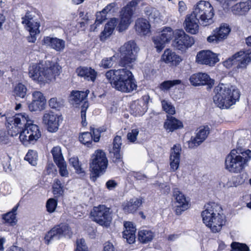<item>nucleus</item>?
<instances>
[{
    "label": "nucleus",
    "mask_w": 251,
    "mask_h": 251,
    "mask_svg": "<svg viewBox=\"0 0 251 251\" xmlns=\"http://www.w3.org/2000/svg\"><path fill=\"white\" fill-rule=\"evenodd\" d=\"M139 48L133 40L125 43L120 48L119 66L125 67L118 70H110L105 73V77L112 86L118 91L130 93L137 88L136 81L128 69L136 61Z\"/></svg>",
    "instance_id": "obj_1"
},
{
    "label": "nucleus",
    "mask_w": 251,
    "mask_h": 251,
    "mask_svg": "<svg viewBox=\"0 0 251 251\" xmlns=\"http://www.w3.org/2000/svg\"><path fill=\"white\" fill-rule=\"evenodd\" d=\"M61 72V67L57 64L47 61L39 64H33L28 69L30 77L40 82H48L54 79Z\"/></svg>",
    "instance_id": "obj_2"
},
{
    "label": "nucleus",
    "mask_w": 251,
    "mask_h": 251,
    "mask_svg": "<svg viewBox=\"0 0 251 251\" xmlns=\"http://www.w3.org/2000/svg\"><path fill=\"white\" fill-rule=\"evenodd\" d=\"M203 223L209 227L213 232H218L225 223V216L222 213L220 205L215 202H209L204 206L201 212Z\"/></svg>",
    "instance_id": "obj_3"
},
{
    "label": "nucleus",
    "mask_w": 251,
    "mask_h": 251,
    "mask_svg": "<svg viewBox=\"0 0 251 251\" xmlns=\"http://www.w3.org/2000/svg\"><path fill=\"white\" fill-rule=\"evenodd\" d=\"M213 101L221 108H228L240 98V92L235 86L220 84L214 89Z\"/></svg>",
    "instance_id": "obj_4"
},
{
    "label": "nucleus",
    "mask_w": 251,
    "mask_h": 251,
    "mask_svg": "<svg viewBox=\"0 0 251 251\" xmlns=\"http://www.w3.org/2000/svg\"><path fill=\"white\" fill-rule=\"evenodd\" d=\"M251 158V151L232 150L225 160L226 169L232 173H239L247 165Z\"/></svg>",
    "instance_id": "obj_5"
},
{
    "label": "nucleus",
    "mask_w": 251,
    "mask_h": 251,
    "mask_svg": "<svg viewBox=\"0 0 251 251\" xmlns=\"http://www.w3.org/2000/svg\"><path fill=\"white\" fill-rule=\"evenodd\" d=\"M192 14L200 21L201 25L206 26L212 23L213 8L209 2L201 0L197 3Z\"/></svg>",
    "instance_id": "obj_6"
},
{
    "label": "nucleus",
    "mask_w": 251,
    "mask_h": 251,
    "mask_svg": "<svg viewBox=\"0 0 251 251\" xmlns=\"http://www.w3.org/2000/svg\"><path fill=\"white\" fill-rule=\"evenodd\" d=\"M41 133L36 125L27 118V121L24 126V129L19 135V139L23 144L27 146L29 144H34L41 137Z\"/></svg>",
    "instance_id": "obj_7"
},
{
    "label": "nucleus",
    "mask_w": 251,
    "mask_h": 251,
    "mask_svg": "<svg viewBox=\"0 0 251 251\" xmlns=\"http://www.w3.org/2000/svg\"><path fill=\"white\" fill-rule=\"evenodd\" d=\"M108 160L106 154L102 151H96L92 156V162L90 163L91 173L93 176L92 179L95 181L107 167Z\"/></svg>",
    "instance_id": "obj_8"
},
{
    "label": "nucleus",
    "mask_w": 251,
    "mask_h": 251,
    "mask_svg": "<svg viewBox=\"0 0 251 251\" xmlns=\"http://www.w3.org/2000/svg\"><path fill=\"white\" fill-rule=\"evenodd\" d=\"M140 0H132L123 7L120 12V20L117 26V29L122 32L127 29L131 23L132 17L136 6Z\"/></svg>",
    "instance_id": "obj_9"
},
{
    "label": "nucleus",
    "mask_w": 251,
    "mask_h": 251,
    "mask_svg": "<svg viewBox=\"0 0 251 251\" xmlns=\"http://www.w3.org/2000/svg\"><path fill=\"white\" fill-rule=\"evenodd\" d=\"M251 61V51L240 50L224 62V65L229 68L236 65L238 69H245Z\"/></svg>",
    "instance_id": "obj_10"
},
{
    "label": "nucleus",
    "mask_w": 251,
    "mask_h": 251,
    "mask_svg": "<svg viewBox=\"0 0 251 251\" xmlns=\"http://www.w3.org/2000/svg\"><path fill=\"white\" fill-rule=\"evenodd\" d=\"M35 18V15L31 12H27L22 18V23L25 25L26 29L29 32V36L27 37V39L30 43H35L37 39V35L40 33L39 28L40 25Z\"/></svg>",
    "instance_id": "obj_11"
},
{
    "label": "nucleus",
    "mask_w": 251,
    "mask_h": 251,
    "mask_svg": "<svg viewBox=\"0 0 251 251\" xmlns=\"http://www.w3.org/2000/svg\"><path fill=\"white\" fill-rule=\"evenodd\" d=\"M7 118V124L11 127L9 128L8 131V134L10 136L14 137L19 134H21L24 129V126L27 121L28 115L26 113L16 114L13 117H6Z\"/></svg>",
    "instance_id": "obj_12"
},
{
    "label": "nucleus",
    "mask_w": 251,
    "mask_h": 251,
    "mask_svg": "<svg viewBox=\"0 0 251 251\" xmlns=\"http://www.w3.org/2000/svg\"><path fill=\"white\" fill-rule=\"evenodd\" d=\"M72 234L71 228L66 224H61L54 226L46 235L45 240L49 244L54 240H58L63 237L70 238Z\"/></svg>",
    "instance_id": "obj_13"
},
{
    "label": "nucleus",
    "mask_w": 251,
    "mask_h": 251,
    "mask_svg": "<svg viewBox=\"0 0 251 251\" xmlns=\"http://www.w3.org/2000/svg\"><path fill=\"white\" fill-rule=\"evenodd\" d=\"M194 43L193 38L186 34L183 30H176L175 31L174 40L172 45L177 50H185L191 47Z\"/></svg>",
    "instance_id": "obj_14"
},
{
    "label": "nucleus",
    "mask_w": 251,
    "mask_h": 251,
    "mask_svg": "<svg viewBox=\"0 0 251 251\" xmlns=\"http://www.w3.org/2000/svg\"><path fill=\"white\" fill-rule=\"evenodd\" d=\"M91 215L94 220L101 226H107L112 220L109 208L103 205L95 207Z\"/></svg>",
    "instance_id": "obj_15"
},
{
    "label": "nucleus",
    "mask_w": 251,
    "mask_h": 251,
    "mask_svg": "<svg viewBox=\"0 0 251 251\" xmlns=\"http://www.w3.org/2000/svg\"><path fill=\"white\" fill-rule=\"evenodd\" d=\"M175 37V31L169 27L164 28L160 34L152 37L154 46L158 52L161 51L167 43L169 42Z\"/></svg>",
    "instance_id": "obj_16"
},
{
    "label": "nucleus",
    "mask_w": 251,
    "mask_h": 251,
    "mask_svg": "<svg viewBox=\"0 0 251 251\" xmlns=\"http://www.w3.org/2000/svg\"><path fill=\"white\" fill-rule=\"evenodd\" d=\"M60 118L51 111H46L42 117V123L50 132H56L59 126Z\"/></svg>",
    "instance_id": "obj_17"
},
{
    "label": "nucleus",
    "mask_w": 251,
    "mask_h": 251,
    "mask_svg": "<svg viewBox=\"0 0 251 251\" xmlns=\"http://www.w3.org/2000/svg\"><path fill=\"white\" fill-rule=\"evenodd\" d=\"M173 197L175 200L176 213L177 215H179L189 208V201L185 195L177 188L173 189Z\"/></svg>",
    "instance_id": "obj_18"
},
{
    "label": "nucleus",
    "mask_w": 251,
    "mask_h": 251,
    "mask_svg": "<svg viewBox=\"0 0 251 251\" xmlns=\"http://www.w3.org/2000/svg\"><path fill=\"white\" fill-rule=\"evenodd\" d=\"M32 100L28 105L30 111H41L45 109L46 100L43 93L40 91H34L32 94Z\"/></svg>",
    "instance_id": "obj_19"
},
{
    "label": "nucleus",
    "mask_w": 251,
    "mask_h": 251,
    "mask_svg": "<svg viewBox=\"0 0 251 251\" xmlns=\"http://www.w3.org/2000/svg\"><path fill=\"white\" fill-rule=\"evenodd\" d=\"M196 61L199 64L213 66L219 61V59L216 54L209 50H201L198 53Z\"/></svg>",
    "instance_id": "obj_20"
},
{
    "label": "nucleus",
    "mask_w": 251,
    "mask_h": 251,
    "mask_svg": "<svg viewBox=\"0 0 251 251\" xmlns=\"http://www.w3.org/2000/svg\"><path fill=\"white\" fill-rule=\"evenodd\" d=\"M189 81L191 84L195 86L206 84L212 86L214 82L207 74L201 73L194 74L191 75Z\"/></svg>",
    "instance_id": "obj_21"
},
{
    "label": "nucleus",
    "mask_w": 251,
    "mask_h": 251,
    "mask_svg": "<svg viewBox=\"0 0 251 251\" xmlns=\"http://www.w3.org/2000/svg\"><path fill=\"white\" fill-rule=\"evenodd\" d=\"M209 127L208 126H203L199 128L195 137H192L189 142V146L190 148H195L201 144L207 137L209 133Z\"/></svg>",
    "instance_id": "obj_22"
},
{
    "label": "nucleus",
    "mask_w": 251,
    "mask_h": 251,
    "mask_svg": "<svg viewBox=\"0 0 251 251\" xmlns=\"http://www.w3.org/2000/svg\"><path fill=\"white\" fill-rule=\"evenodd\" d=\"M181 151V147L179 144L174 145L171 149L170 155V165L172 171H176L179 167Z\"/></svg>",
    "instance_id": "obj_23"
},
{
    "label": "nucleus",
    "mask_w": 251,
    "mask_h": 251,
    "mask_svg": "<svg viewBox=\"0 0 251 251\" xmlns=\"http://www.w3.org/2000/svg\"><path fill=\"white\" fill-rule=\"evenodd\" d=\"M43 41L44 45L57 51H62L65 48V41L56 37L47 36Z\"/></svg>",
    "instance_id": "obj_24"
},
{
    "label": "nucleus",
    "mask_w": 251,
    "mask_h": 251,
    "mask_svg": "<svg viewBox=\"0 0 251 251\" xmlns=\"http://www.w3.org/2000/svg\"><path fill=\"white\" fill-rule=\"evenodd\" d=\"M230 29L226 25H223L220 27L217 31L207 37V40L209 43H218L226 38Z\"/></svg>",
    "instance_id": "obj_25"
},
{
    "label": "nucleus",
    "mask_w": 251,
    "mask_h": 251,
    "mask_svg": "<svg viewBox=\"0 0 251 251\" xmlns=\"http://www.w3.org/2000/svg\"><path fill=\"white\" fill-rule=\"evenodd\" d=\"M124 226L125 230L123 232V238L126 239L129 244L133 243L135 240V226L130 222H126Z\"/></svg>",
    "instance_id": "obj_26"
},
{
    "label": "nucleus",
    "mask_w": 251,
    "mask_h": 251,
    "mask_svg": "<svg viewBox=\"0 0 251 251\" xmlns=\"http://www.w3.org/2000/svg\"><path fill=\"white\" fill-rule=\"evenodd\" d=\"M118 19L113 18L111 19L104 26V30L102 31L100 36V40L104 41L112 34L115 27L117 25Z\"/></svg>",
    "instance_id": "obj_27"
},
{
    "label": "nucleus",
    "mask_w": 251,
    "mask_h": 251,
    "mask_svg": "<svg viewBox=\"0 0 251 251\" xmlns=\"http://www.w3.org/2000/svg\"><path fill=\"white\" fill-rule=\"evenodd\" d=\"M161 58L166 63L175 66L177 65L181 61L180 57L170 49H167L164 51Z\"/></svg>",
    "instance_id": "obj_28"
},
{
    "label": "nucleus",
    "mask_w": 251,
    "mask_h": 251,
    "mask_svg": "<svg viewBox=\"0 0 251 251\" xmlns=\"http://www.w3.org/2000/svg\"><path fill=\"white\" fill-rule=\"evenodd\" d=\"M199 23L200 21L192 14L187 16L185 19L186 30L192 34H196L199 30Z\"/></svg>",
    "instance_id": "obj_29"
},
{
    "label": "nucleus",
    "mask_w": 251,
    "mask_h": 251,
    "mask_svg": "<svg viewBox=\"0 0 251 251\" xmlns=\"http://www.w3.org/2000/svg\"><path fill=\"white\" fill-rule=\"evenodd\" d=\"M164 128L169 131L174 130L183 127L182 123L172 116H167V120L164 124Z\"/></svg>",
    "instance_id": "obj_30"
},
{
    "label": "nucleus",
    "mask_w": 251,
    "mask_h": 251,
    "mask_svg": "<svg viewBox=\"0 0 251 251\" xmlns=\"http://www.w3.org/2000/svg\"><path fill=\"white\" fill-rule=\"evenodd\" d=\"M76 72L79 76L88 80L94 81L96 77L97 72L91 68L80 67L77 69Z\"/></svg>",
    "instance_id": "obj_31"
},
{
    "label": "nucleus",
    "mask_w": 251,
    "mask_h": 251,
    "mask_svg": "<svg viewBox=\"0 0 251 251\" xmlns=\"http://www.w3.org/2000/svg\"><path fill=\"white\" fill-rule=\"evenodd\" d=\"M135 29L139 34L147 35L150 31V25L149 21L143 18L138 19L135 22Z\"/></svg>",
    "instance_id": "obj_32"
},
{
    "label": "nucleus",
    "mask_w": 251,
    "mask_h": 251,
    "mask_svg": "<svg viewBox=\"0 0 251 251\" xmlns=\"http://www.w3.org/2000/svg\"><path fill=\"white\" fill-rule=\"evenodd\" d=\"M89 91L87 90L85 92L79 91H73L70 96V100L73 104H77L85 101Z\"/></svg>",
    "instance_id": "obj_33"
},
{
    "label": "nucleus",
    "mask_w": 251,
    "mask_h": 251,
    "mask_svg": "<svg viewBox=\"0 0 251 251\" xmlns=\"http://www.w3.org/2000/svg\"><path fill=\"white\" fill-rule=\"evenodd\" d=\"M251 8V0L240 2L232 7V11L235 15H243Z\"/></svg>",
    "instance_id": "obj_34"
},
{
    "label": "nucleus",
    "mask_w": 251,
    "mask_h": 251,
    "mask_svg": "<svg viewBox=\"0 0 251 251\" xmlns=\"http://www.w3.org/2000/svg\"><path fill=\"white\" fill-rule=\"evenodd\" d=\"M142 204V201L137 198L131 199L124 205L125 213H132L136 211Z\"/></svg>",
    "instance_id": "obj_35"
},
{
    "label": "nucleus",
    "mask_w": 251,
    "mask_h": 251,
    "mask_svg": "<svg viewBox=\"0 0 251 251\" xmlns=\"http://www.w3.org/2000/svg\"><path fill=\"white\" fill-rule=\"evenodd\" d=\"M155 234L151 230L143 229L138 232V240L142 243L146 244L151 242L154 238Z\"/></svg>",
    "instance_id": "obj_36"
},
{
    "label": "nucleus",
    "mask_w": 251,
    "mask_h": 251,
    "mask_svg": "<svg viewBox=\"0 0 251 251\" xmlns=\"http://www.w3.org/2000/svg\"><path fill=\"white\" fill-rule=\"evenodd\" d=\"M19 204L18 203L12 209V210L2 216V220L4 221L5 224L13 226L15 225L17 222L16 218V211L18 208Z\"/></svg>",
    "instance_id": "obj_37"
},
{
    "label": "nucleus",
    "mask_w": 251,
    "mask_h": 251,
    "mask_svg": "<svg viewBox=\"0 0 251 251\" xmlns=\"http://www.w3.org/2000/svg\"><path fill=\"white\" fill-rule=\"evenodd\" d=\"M51 153L53 156L54 162L56 164L64 162L61 148L59 147H53L51 150Z\"/></svg>",
    "instance_id": "obj_38"
},
{
    "label": "nucleus",
    "mask_w": 251,
    "mask_h": 251,
    "mask_svg": "<svg viewBox=\"0 0 251 251\" xmlns=\"http://www.w3.org/2000/svg\"><path fill=\"white\" fill-rule=\"evenodd\" d=\"M53 193L57 197L63 195L64 193V185L58 179H55L53 184Z\"/></svg>",
    "instance_id": "obj_39"
},
{
    "label": "nucleus",
    "mask_w": 251,
    "mask_h": 251,
    "mask_svg": "<svg viewBox=\"0 0 251 251\" xmlns=\"http://www.w3.org/2000/svg\"><path fill=\"white\" fill-rule=\"evenodd\" d=\"M26 86L22 83L18 84L14 88V94L17 97L24 98L27 93Z\"/></svg>",
    "instance_id": "obj_40"
},
{
    "label": "nucleus",
    "mask_w": 251,
    "mask_h": 251,
    "mask_svg": "<svg viewBox=\"0 0 251 251\" xmlns=\"http://www.w3.org/2000/svg\"><path fill=\"white\" fill-rule=\"evenodd\" d=\"M145 13L149 17V18L151 19H157L160 17V13L159 11L154 7L148 6L145 8Z\"/></svg>",
    "instance_id": "obj_41"
},
{
    "label": "nucleus",
    "mask_w": 251,
    "mask_h": 251,
    "mask_svg": "<svg viewBox=\"0 0 251 251\" xmlns=\"http://www.w3.org/2000/svg\"><path fill=\"white\" fill-rule=\"evenodd\" d=\"M180 83L181 81L178 79L164 81L160 84V89L163 91H167L172 87Z\"/></svg>",
    "instance_id": "obj_42"
},
{
    "label": "nucleus",
    "mask_w": 251,
    "mask_h": 251,
    "mask_svg": "<svg viewBox=\"0 0 251 251\" xmlns=\"http://www.w3.org/2000/svg\"><path fill=\"white\" fill-rule=\"evenodd\" d=\"M37 152L33 150H30L26 154L25 159L32 165L35 166L37 164Z\"/></svg>",
    "instance_id": "obj_43"
},
{
    "label": "nucleus",
    "mask_w": 251,
    "mask_h": 251,
    "mask_svg": "<svg viewBox=\"0 0 251 251\" xmlns=\"http://www.w3.org/2000/svg\"><path fill=\"white\" fill-rule=\"evenodd\" d=\"M106 14L103 13L102 11L97 12L96 14V19L95 21V24L91 25V30L92 31H95L96 28V26L101 24L106 19Z\"/></svg>",
    "instance_id": "obj_44"
},
{
    "label": "nucleus",
    "mask_w": 251,
    "mask_h": 251,
    "mask_svg": "<svg viewBox=\"0 0 251 251\" xmlns=\"http://www.w3.org/2000/svg\"><path fill=\"white\" fill-rule=\"evenodd\" d=\"M116 62V57L114 55L110 57H105L102 59L100 65L104 69L111 68Z\"/></svg>",
    "instance_id": "obj_45"
},
{
    "label": "nucleus",
    "mask_w": 251,
    "mask_h": 251,
    "mask_svg": "<svg viewBox=\"0 0 251 251\" xmlns=\"http://www.w3.org/2000/svg\"><path fill=\"white\" fill-rule=\"evenodd\" d=\"M70 164L74 168L76 173L78 174H84L85 172L79 163L77 157H72L69 159Z\"/></svg>",
    "instance_id": "obj_46"
},
{
    "label": "nucleus",
    "mask_w": 251,
    "mask_h": 251,
    "mask_svg": "<svg viewBox=\"0 0 251 251\" xmlns=\"http://www.w3.org/2000/svg\"><path fill=\"white\" fill-rule=\"evenodd\" d=\"M79 140L83 144H89L92 143L93 135L91 132H84L79 135Z\"/></svg>",
    "instance_id": "obj_47"
},
{
    "label": "nucleus",
    "mask_w": 251,
    "mask_h": 251,
    "mask_svg": "<svg viewBox=\"0 0 251 251\" xmlns=\"http://www.w3.org/2000/svg\"><path fill=\"white\" fill-rule=\"evenodd\" d=\"M162 106L163 110L167 113L170 115H173L175 113V108L171 103L167 100H163L161 101Z\"/></svg>",
    "instance_id": "obj_48"
},
{
    "label": "nucleus",
    "mask_w": 251,
    "mask_h": 251,
    "mask_svg": "<svg viewBox=\"0 0 251 251\" xmlns=\"http://www.w3.org/2000/svg\"><path fill=\"white\" fill-rule=\"evenodd\" d=\"M231 247L232 248L231 251H250L249 248L245 244L233 242Z\"/></svg>",
    "instance_id": "obj_49"
},
{
    "label": "nucleus",
    "mask_w": 251,
    "mask_h": 251,
    "mask_svg": "<svg viewBox=\"0 0 251 251\" xmlns=\"http://www.w3.org/2000/svg\"><path fill=\"white\" fill-rule=\"evenodd\" d=\"M57 201L54 199H50L48 200L46 203L47 211L50 213L53 212L57 206Z\"/></svg>",
    "instance_id": "obj_50"
},
{
    "label": "nucleus",
    "mask_w": 251,
    "mask_h": 251,
    "mask_svg": "<svg viewBox=\"0 0 251 251\" xmlns=\"http://www.w3.org/2000/svg\"><path fill=\"white\" fill-rule=\"evenodd\" d=\"M76 248L75 251H88V247L84 239H77L76 242Z\"/></svg>",
    "instance_id": "obj_51"
},
{
    "label": "nucleus",
    "mask_w": 251,
    "mask_h": 251,
    "mask_svg": "<svg viewBox=\"0 0 251 251\" xmlns=\"http://www.w3.org/2000/svg\"><path fill=\"white\" fill-rule=\"evenodd\" d=\"M59 168V174L62 176L67 177L68 176L69 173L67 169V164L65 161L56 164Z\"/></svg>",
    "instance_id": "obj_52"
},
{
    "label": "nucleus",
    "mask_w": 251,
    "mask_h": 251,
    "mask_svg": "<svg viewBox=\"0 0 251 251\" xmlns=\"http://www.w3.org/2000/svg\"><path fill=\"white\" fill-rule=\"evenodd\" d=\"M139 134V130L138 129H133L131 130V132L127 134V138L128 140L131 142L134 143L137 139V136Z\"/></svg>",
    "instance_id": "obj_53"
},
{
    "label": "nucleus",
    "mask_w": 251,
    "mask_h": 251,
    "mask_svg": "<svg viewBox=\"0 0 251 251\" xmlns=\"http://www.w3.org/2000/svg\"><path fill=\"white\" fill-rule=\"evenodd\" d=\"M113 149H121V147L122 144L121 137L118 135L115 136L113 140Z\"/></svg>",
    "instance_id": "obj_54"
},
{
    "label": "nucleus",
    "mask_w": 251,
    "mask_h": 251,
    "mask_svg": "<svg viewBox=\"0 0 251 251\" xmlns=\"http://www.w3.org/2000/svg\"><path fill=\"white\" fill-rule=\"evenodd\" d=\"M9 142L8 136L6 133L3 131H0V143L7 144Z\"/></svg>",
    "instance_id": "obj_55"
},
{
    "label": "nucleus",
    "mask_w": 251,
    "mask_h": 251,
    "mask_svg": "<svg viewBox=\"0 0 251 251\" xmlns=\"http://www.w3.org/2000/svg\"><path fill=\"white\" fill-rule=\"evenodd\" d=\"M49 103L50 106L51 108H59L61 106L60 103L57 101L56 98H54L50 99Z\"/></svg>",
    "instance_id": "obj_56"
},
{
    "label": "nucleus",
    "mask_w": 251,
    "mask_h": 251,
    "mask_svg": "<svg viewBox=\"0 0 251 251\" xmlns=\"http://www.w3.org/2000/svg\"><path fill=\"white\" fill-rule=\"evenodd\" d=\"M89 104L87 101H84L81 106V117L82 119H86V112Z\"/></svg>",
    "instance_id": "obj_57"
},
{
    "label": "nucleus",
    "mask_w": 251,
    "mask_h": 251,
    "mask_svg": "<svg viewBox=\"0 0 251 251\" xmlns=\"http://www.w3.org/2000/svg\"><path fill=\"white\" fill-rule=\"evenodd\" d=\"M130 176H133L137 180H144L146 178V176L145 175L139 172H131L130 173Z\"/></svg>",
    "instance_id": "obj_58"
},
{
    "label": "nucleus",
    "mask_w": 251,
    "mask_h": 251,
    "mask_svg": "<svg viewBox=\"0 0 251 251\" xmlns=\"http://www.w3.org/2000/svg\"><path fill=\"white\" fill-rule=\"evenodd\" d=\"M117 186V183L114 180H109L106 183V188L109 190H113Z\"/></svg>",
    "instance_id": "obj_59"
},
{
    "label": "nucleus",
    "mask_w": 251,
    "mask_h": 251,
    "mask_svg": "<svg viewBox=\"0 0 251 251\" xmlns=\"http://www.w3.org/2000/svg\"><path fill=\"white\" fill-rule=\"evenodd\" d=\"M113 153L114 154V158H115V161H121V154L120 153V149H113Z\"/></svg>",
    "instance_id": "obj_60"
},
{
    "label": "nucleus",
    "mask_w": 251,
    "mask_h": 251,
    "mask_svg": "<svg viewBox=\"0 0 251 251\" xmlns=\"http://www.w3.org/2000/svg\"><path fill=\"white\" fill-rule=\"evenodd\" d=\"M116 5V4L115 2L109 3L102 10V12L106 14L110 12Z\"/></svg>",
    "instance_id": "obj_61"
},
{
    "label": "nucleus",
    "mask_w": 251,
    "mask_h": 251,
    "mask_svg": "<svg viewBox=\"0 0 251 251\" xmlns=\"http://www.w3.org/2000/svg\"><path fill=\"white\" fill-rule=\"evenodd\" d=\"M103 251H115V249L112 243L107 242L104 244Z\"/></svg>",
    "instance_id": "obj_62"
},
{
    "label": "nucleus",
    "mask_w": 251,
    "mask_h": 251,
    "mask_svg": "<svg viewBox=\"0 0 251 251\" xmlns=\"http://www.w3.org/2000/svg\"><path fill=\"white\" fill-rule=\"evenodd\" d=\"M160 189L164 190V193L168 194L170 191V187L167 183H160L158 185Z\"/></svg>",
    "instance_id": "obj_63"
},
{
    "label": "nucleus",
    "mask_w": 251,
    "mask_h": 251,
    "mask_svg": "<svg viewBox=\"0 0 251 251\" xmlns=\"http://www.w3.org/2000/svg\"><path fill=\"white\" fill-rule=\"evenodd\" d=\"M93 138L95 142H97L100 140V135L98 129H93Z\"/></svg>",
    "instance_id": "obj_64"
}]
</instances>
